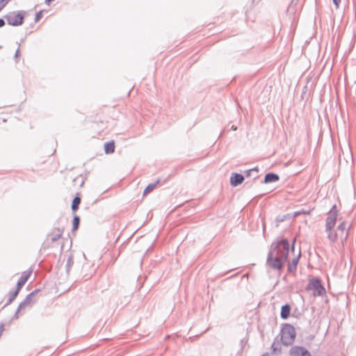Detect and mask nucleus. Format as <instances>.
<instances>
[{"mask_svg": "<svg viewBox=\"0 0 356 356\" xmlns=\"http://www.w3.org/2000/svg\"><path fill=\"white\" fill-rule=\"evenodd\" d=\"M42 11L40 10L39 12H38L35 14V22H38L42 18Z\"/></svg>", "mask_w": 356, "mask_h": 356, "instance_id": "nucleus-23", "label": "nucleus"}, {"mask_svg": "<svg viewBox=\"0 0 356 356\" xmlns=\"http://www.w3.org/2000/svg\"><path fill=\"white\" fill-rule=\"evenodd\" d=\"M232 129H234V130H236V127H235L234 126H232Z\"/></svg>", "mask_w": 356, "mask_h": 356, "instance_id": "nucleus-30", "label": "nucleus"}, {"mask_svg": "<svg viewBox=\"0 0 356 356\" xmlns=\"http://www.w3.org/2000/svg\"><path fill=\"white\" fill-rule=\"evenodd\" d=\"M291 307L289 305L286 304L281 307L280 316L282 319H287L290 316Z\"/></svg>", "mask_w": 356, "mask_h": 356, "instance_id": "nucleus-14", "label": "nucleus"}, {"mask_svg": "<svg viewBox=\"0 0 356 356\" xmlns=\"http://www.w3.org/2000/svg\"><path fill=\"white\" fill-rule=\"evenodd\" d=\"M279 179L280 177L277 174L268 172L265 175L263 182L265 184L273 183L277 181Z\"/></svg>", "mask_w": 356, "mask_h": 356, "instance_id": "nucleus-12", "label": "nucleus"}, {"mask_svg": "<svg viewBox=\"0 0 356 356\" xmlns=\"http://www.w3.org/2000/svg\"><path fill=\"white\" fill-rule=\"evenodd\" d=\"M40 291V289H35L33 291L28 294L24 300L19 305L14 315L15 318H19V313L24 309L26 307L31 306L35 300H33L34 296Z\"/></svg>", "mask_w": 356, "mask_h": 356, "instance_id": "nucleus-5", "label": "nucleus"}, {"mask_svg": "<svg viewBox=\"0 0 356 356\" xmlns=\"http://www.w3.org/2000/svg\"><path fill=\"white\" fill-rule=\"evenodd\" d=\"M79 223H80V218L79 216H75L73 218V228L72 229L73 230H76L78 229L79 227Z\"/></svg>", "mask_w": 356, "mask_h": 356, "instance_id": "nucleus-22", "label": "nucleus"}, {"mask_svg": "<svg viewBox=\"0 0 356 356\" xmlns=\"http://www.w3.org/2000/svg\"><path fill=\"white\" fill-rule=\"evenodd\" d=\"M5 330V325L3 323H0V338L2 336L3 332Z\"/></svg>", "mask_w": 356, "mask_h": 356, "instance_id": "nucleus-24", "label": "nucleus"}, {"mask_svg": "<svg viewBox=\"0 0 356 356\" xmlns=\"http://www.w3.org/2000/svg\"><path fill=\"white\" fill-rule=\"evenodd\" d=\"M308 289L314 291V293L322 296L325 293V289L323 286L321 281L318 278L313 277L309 280Z\"/></svg>", "mask_w": 356, "mask_h": 356, "instance_id": "nucleus-6", "label": "nucleus"}, {"mask_svg": "<svg viewBox=\"0 0 356 356\" xmlns=\"http://www.w3.org/2000/svg\"><path fill=\"white\" fill-rule=\"evenodd\" d=\"M26 11L21 10L18 12H12L5 16L8 24L10 26H17L23 24Z\"/></svg>", "mask_w": 356, "mask_h": 356, "instance_id": "nucleus-4", "label": "nucleus"}, {"mask_svg": "<svg viewBox=\"0 0 356 356\" xmlns=\"http://www.w3.org/2000/svg\"><path fill=\"white\" fill-rule=\"evenodd\" d=\"M337 216V206L334 205L328 212L327 217L325 220V232L327 234V238L332 243L336 242L338 238V234L333 230L336 225Z\"/></svg>", "mask_w": 356, "mask_h": 356, "instance_id": "nucleus-2", "label": "nucleus"}, {"mask_svg": "<svg viewBox=\"0 0 356 356\" xmlns=\"http://www.w3.org/2000/svg\"><path fill=\"white\" fill-rule=\"evenodd\" d=\"M259 170L257 167L253 168L252 169H249L248 170L245 171V176L248 177H253V179H255L259 177L258 175Z\"/></svg>", "mask_w": 356, "mask_h": 356, "instance_id": "nucleus-15", "label": "nucleus"}, {"mask_svg": "<svg viewBox=\"0 0 356 356\" xmlns=\"http://www.w3.org/2000/svg\"><path fill=\"white\" fill-rule=\"evenodd\" d=\"M19 291L18 290H15L13 292L10 293V296H9V298L8 299L6 303L5 304V306H8L10 304H11L13 302V301L17 298V296H18L19 294Z\"/></svg>", "mask_w": 356, "mask_h": 356, "instance_id": "nucleus-18", "label": "nucleus"}, {"mask_svg": "<svg viewBox=\"0 0 356 356\" xmlns=\"http://www.w3.org/2000/svg\"><path fill=\"white\" fill-rule=\"evenodd\" d=\"M20 56V53H19V49H17L16 52H15V58L17 59L19 58V56Z\"/></svg>", "mask_w": 356, "mask_h": 356, "instance_id": "nucleus-26", "label": "nucleus"}, {"mask_svg": "<svg viewBox=\"0 0 356 356\" xmlns=\"http://www.w3.org/2000/svg\"><path fill=\"white\" fill-rule=\"evenodd\" d=\"M1 48V47L0 46V49Z\"/></svg>", "mask_w": 356, "mask_h": 356, "instance_id": "nucleus-31", "label": "nucleus"}, {"mask_svg": "<svg viewBox=\"0 0 356 356\" xmlns=\"http://www.w3.org/2000/svg\"><path fill=\"white\" fill-rule=\"evenodd\" d=\"M80 203H81V198L79 197H75L72 200V206H71L72 210L73 211H76L79 209V205L80 204Z\"/></svg>", "mask_w": 356, "mask_h": 356, "instance_id": "nucleus-19", "label": "nucleus"}, {"mask_svg": "<svg viewBox=\"0 0 356 356\" xmlns=\"http://www.w3.org/2000/svg\"><path fill=\"white\" fill-rule=\"evenodd\" d=\"M290 356H312L311 353L303 346H296L289 351Z\"/></svg>", "mask_w": 356, "mask_h": 356, "instance_id": "nucleus-8", "label": "nucleus"}, {"mask_svg": "<svg viewBox=\"0 0 356 356\" xmlns=\"http://www.w3.org/2000/svg\"><path fill=\"white\" fill-rule=\"evenodd\" d=\"M294 243H295V240H293V241L292 248H291L292 250H294Z\"/></svg>", "mask_w": 356, "mask_h": 356, "instance_id": "nucleus-28", "label": "nucleus"}, {"mask_svg": "<svg viewBox=\"0 0 356 356\" xmlns=\"http://www.w3.org/2000/svg\"><path fill=\"white\" fill-rule=\"evenodd\" d=\"M271 350L273 353H280L282 350L280 343L275 340L271 345Z\"/></svg>", "mask_w": 356, "mask_h": 356, "instance_id": "nucleus-17", "label": "nucleus"}, {"mask_svg": "<svg viewBox=\"0 0 356 356\" xmlns=\"http://www.w3.org/2000/svg\"><path fill=\"white\" fill-rule=\"evenodd\" d=\"M289 246L286 238L273 242L268 253L266 266L273 270H281L288 259Z\"/></svg>", "mask_w": 356, "mask_h": 356, "instance_id": "nucleus-1", "label": "nucleus"}, {"mask_svg": "<svg viewBox=\"0 0 356 356\" xmlns=\"http://www.w3.org/2000/svg\"><path fill=\"white\" fill-rule=\"evenodd\" d=\"M74 260L72 255H70L67 258V263H66V271L67 273H69L72 266H73Z\"/></svg>", "mask_w": 356, "mask_h": 356, "instance_id": "nucleus-21", "label": "nucleus"}, {"mask_svg": "<svg viewBox=\"0 0 356 356\" xmlns=\"http://www.w3.org/2000/svg\"><path fill=\"white\" fill-rule=\"evenodd\" d=\"M261 356H268V354L266 353H264Z\"/></svg>", "mask_w": 356, "mask_h": 356, "instance_id": "nucleus-29", "label": "nucleus"}, {"mask_svg": "<svg viewBox=\"0 0 356 356\" xmlns=\"http://www.w3.org/2000/svg\"><path fill=\"white\" fill-rule=\"evenodd\" d=\"M280 334L282 343L284 346H289L293 343L296 339L295 327L289 323H284L282 325Z\"/></svg>", "mask_w": 356, "mask_h": 356, "instance_id": "nucleus-3", "label": "nucleus"}, {"mask_svg": "<svg viewBox=\"0 0 356 356\" xmlns=\"http://www.w3.org/2000/svg\"><path fill=\"white\" fill-rule=\"evenodd\" d=\"M300 257V252L296 257L293 259L291 262L289 263L288 266H287L288 273H293L296 272L297 266H298V264L299 261Z\"/></svg>", "mask_w": 356, "mask_h": 356, "instance_id": "nucleus-11", "label": "nucleus"}, {"mask_svg": "<svg viewBox=\"0 0 356 356\" xmlns=\"http://www.w3.org/2000/svg\"><path fill=\"white\" fill-rule=\"evenodd\" d=\"M32 273V270H30L29 272H24L17 281V287L16 290H18L19 291L22 288V286L25 284V283L27 282L28 279L29 278L31 274Z\"/></svg>", "mask_w": 356, "mask_h": 356, "instance_id": "nucleus-10", "label": "nucleus"}, {"mask_svg": "<svg viewBox=\"0 0 356 356\" xmlns=\"http://www.w3.org/2000/svg\"><path fill=\"white\" fill-rule=\"evenodd\" d=\"M104 151L106 154H112L115 151V143L114 142L109 141L104 144Z\"/></svg>", "mask_w": 356, "mask_h": 356, "instance_id": "nucleus-16", "label": "nucleus"}, {"mask_svg": "<svg viewBox=\"0 0 356 356\" xmlns=\"http://www.w3.org/2000/svg\"><path fill=\"white\" fill-rule=\"evenodd\" d=\"M340 2H341V0H333V3L335 5L337 8H339Z\"/></svg>", "mask_w": 356, "mask_h": 356, "instance_id": "nucleus-25", "label": "nucleus"}, {"mask_svg": "<svg viewBox=\"0 0 356 356\" xmlns=\"http://www.w3.org/2000/svg\"><path fill=\"white\" fill-rule=\"evenodd\" d=\"M244 176L239 173H232L230 177V184L232 186H237L243 183Z\"/></svg>", "mask_w": 356, "mask_h": 356, "instance_id": "nucleus-9", "label": "nucleus"}, {"mask_svg": "<svg viewBox=\"0 0 356 356\" xmlns=\"http://www.w3.org/2000/svg\"><path fill=\"white\" fill-rule=\"evenodd\" d=\"M4 25H5V21L2 18H0V28L3 26Z\"/></svg>", "mask_w": 356, "mask_h": 356, "instance_id": "nucleus-27", "label": "nucleus"}, {"mask_svg": "<svg viewBox=\"0 0 356 356\" xmlns=\"http://www.w3.org/2000/svg\"><path fill=\"white\" fill-rule=\"evenodd\" d=\"M159 182V180H157L155 183H152V184H149L145 188V190L143 191V194L145 195V194H147V193H150L151 191H152L156 188V186H157Z\"/></svg>", "mask_w": 356, "mask_h": 356, "instance_id": "nucleus-20", "label": "nucleus"}, {"mask_svg": "<svg viewBox=\"0 0 356 356\" xmlns=\"http://www.w3.org/2000/svg\"><path fill=\"white\" fill-rule=\"evenodd\" d=\"M352 224H349L348 227L347 222L345 220L341 222L339 225L337 226V230L339 232H341V234H339V236L341 237V242L343 243H345L348 239V237L349 236L348 229L350 228Z\"/></svg>", "mask_w": 356, "mask_h": 356, "instance_id": "nucleus-7", "label": "nucleus"}, {"mask_svg": "<svg viewBox=\"0 0 356 356\" xmlns=\"http://www.w3.org/2000/svg\"><path fill=\"white\" fill-rule=\"evenodd\" d=\"M63 229L60 228H55L54 232L50 234L49 236L52 242L58 241L63 235Z\"/></svg>", "mask_w": 356, "mask_h": 356, "instance_id": "nucleus-13", "label": "nucleus"}]
</instances>
